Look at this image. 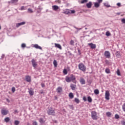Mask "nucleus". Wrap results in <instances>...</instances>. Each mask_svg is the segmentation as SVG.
Listing matches in <instances>:
<instances>
[{
	"instance_id": "obj_49",
	"label": "nucleus",
	"mask_w": 125,
	"mask_h": 125,
	"mask_svg": "<svg viewBox=\"0 0 125 125\" xmlns=\"http://www.w3.org/2000/svg\"><path fill=\"white\" fill-rule=\"evenodd\" d=\"M105 63H106V64H109V61H108V60H106L105 61Z\"/></svg>"
},
{
	"instance_id": "obj_21",
	"label": "nucleus",
	"mask_w": 125,
	"mask_h": 125,
	"mask_svg": "<svg viewBox=\"0 0 125 125\" xmlns=\"http://www.w3.org/2000/svg\"><path fill=\"white\" fill-rule=\"evenodd\" d=\"M45 121H44V120H43V118H40L39 119V122L41 123V124H44Z\"/></svg>"
},
{
	"instance_id": "obj_24",
	"label": "nucleus",
	"mask_w": 125,
	"mask_h": 125,
	"mask_svg": "<svg viewBox=\"0 0 125 125\" xmlns=\"http://www.w3.org/2000/svg\"><path fill=\"white\" fill-rule=\"evenodd\" d=\"M104 6H105L106 7H111V5H109V4H108V2L107 3H104Z\"/></svg>"
},
{
	"instance_id": "obj_25",
	"label": "nucleus",
	"mask_w": 125,
	"mask_h": 125,
	"mask_svg": "<svg viewBox=\"0 0 125 125\" xmlns=\"http://www.w3.org/2000/svg\"><path fill=\"white\" fill-rule=\"evenodd\" d=\"M53 64L54 67H57V61H56V60H54Z\"/></svg>"
},
{
	"instance_id": "obj_20",
	"label": "nucleus",
	"mask_w": 125,
	"mask_h": 125,
	"mask_svg": "<svg viewBox=\"0 0 125 125\" xmlns=\"http://www.w3.org/2000/svg\"><path fill=\"white\" fill-rule=\"evenodd\" d=\"M28 90L30 95H34V91L30 90V89H28Z\"/></svg>"
},
{
	"instance_id": "obj_5",
	"label": "nucleus",
	"mask_w": 125,
	"mask_h": 125,
	"mask_svg": "<svg viewBox=\"0 0 125 125\" xmlns=\"http://www.w3.org/2000/svg\"><path fill=\"white\" fill-rule=\"evenodd\" d=\"M104 55L105 58H108V59L109 58H111V53H110V52L109 51H105L104 52Z\"/></svg>"
},
{
	"instance_id": "obj_41",
	"label": "nucleus",
	"mask_w": 125,
	"mask_h": 125,
	"mask_svg": "<svg viewBox=\"0 0 125 125\" xmlns=\"http://www.w3.org/2000/svg\"><path fill=\"white\" fill-rule=\"evenodd\" d=\"M12 91L13 93H14V92H15V87H13L12 88Z\"/></svg>"
},
{
	"instance_id": "obj_11",
	"label": "nucleus",
	"mask_w": 125,
	"mask_h": 125,
	"mask_svg": "<svg viewBox=\"0 0 125 125\" xmlns=\"http://www.w3.org/2000/svg\"><path fill=\"white\" fill-rule=\"evenodd\" d=\"M55 47H57V48H59V49H60V50L62 49V46H61V45H60V44L55 43Z\"/></svg>"
},
{
	"instance_id": "obj_56",
	"label": "nucleus",
	"mask_w": 125,
	"mask_h": 125,
	"mask_svg": "<svg viewBox=\"0 0 125 125\" xmlns=\"http://www.w3.org/2000/svg\"><path fill=\"white\" fill-rule=\"evenodd\" d=\"M70 108V109H73V105H69Z\"/></svg>"
},
{
	"instance_id": "obj_48",
	"label": "nucleus",
	"mask_w": 125,
	"mask_h": 125,
	"mask_svg": "<svg viewBox=\"0 0 125 125\" xmlns=\"http://www.w3.org/2000/svg\"><path fill=\"white\" fill-rule=\"evenodd\" d=\"M76 12V11H75V10H73L71 11V13H72V14H74V13H75Z\"/></svg>"
},
{
	"instance_id": "obj_10",
	"label": "nucleus",
	"mask_w": 125,
	"mask_h": 125,
	"mask_svg": "<svg viewBox=\"0 0 125 125\" xmlns=\"http://www.w3.org/2000/svg\"><path fill=\"white\" fill-rule=\"evenodd\" d=\"M88 45H89L90 47L92 49H94L96 48V44H93V43H89L88 44Z\"/></svg>"
},
{
	"instance_id": "obj_45",
	"label": "nucleus",
	"mask_w": 125,
	"mask_h": 125,
	"mask_svg": "<svg viewBox=\"0 0 125 125\" xmlns=\"http://www.w3.org/2000/svg\"><path fill=\"white\" fill-rule=\"evenodd\" d=\"M121 21L123 24H125V19H122Z\"/></svg>"
},
{
	"instance_id": "obj_4",
	"label": "nucleus",
	"mask_w": 125,
	"mask_h": 125,
	"mask_svg": "<svg viewBox=\"0 0 125 125\" xmlns=\"http://www.w3.org/2000/svg\"><path fill=\"white\" fill-rule=\"evenodd\" d=\"M47 114L48 115H55V112L54 111V109L51 107L49 108L47 110Z\"/></svg>"
},
{
	"instance_id": "obj_13",
	"label": "nucleus",
	"mask_w": 125,
	"mask_h": 125,
	"mask_svg": "<svg viewBox=\"0 0 125 125\" xmlns=\"http://www.w3.org/2000/svg\"><path fill=\"white\" fill-rule=\"evenodd\" d=\"M87 8H91V6H92V2L91 1H89L86 4Z\"/></svg>"
},
{
	"instance_id": "obj_52",
	"label": "nucleus",
	"mask_w": 125,
	"mask_h": 125,
	"mask_svg": "<svg viewBox=\"0 0 125 125\" xmlns=\"http://www.w3.org/2000/svg\"><path fill=\"white\" fill-rule=\"evenodd\" d=\"M41 85L42 87H44L45 86L44 83H41Z\"/></svg>"
},
{
	"instance_id": "obj_27",
	"label": "nucleus",
	"mask_w": 125,
	"mask_h": 125,
	"mask_svg": "<svg viewBox=\"0 0 125 125\" xmlns=\"http://www.w3.org/2000/svg\"><path fill=\"white\" fill-rule=\"evenodd\" d=\"M105 35L106 37H110L111 36V33L109 31H107L105 33Z\"/></svg>"
},
{
	"instance_id": "obj_18",
	"label": "nucleus",
	"mask_w": 125,
	"mask_h": 125,
	"mask_svg": "<svg viewBox=\"0 0 125 125\" xmlns=\"http://www.w3.org/2000/svg\"><path fill=\"white\" fill-rule=\"evenodd\" d=\"M52 8L53 10L56 11L59 9V7H58L57 5H53L52 6Z\"/></svg>"
},
{
	"instance_id": "obj_60",
	"label": "nucleus",
	"mask_w": 125,
	"mask_h": 125,
	"mask_svg": "<svg viewBox=\"0 0 125 125\" xmlns=\"http://www.w3.org/2000/svg\"><path fill=\"white\" fill-rule=\"evenodd\" d=\"M117 14H118V15H120V13H118Z\"/></svg>"
},
{
	"instance_id": "obj_43",
	"label": "nucleus",
	"mask_w": 125,
	"mask_h": 125,
	"mask_svg": "<svg viewBox=\"0 0 125 125\" xmlns=\"http://www.w3.org/2000/svg\"><path fill=\"white\" fill-rule=\"evenodd\" d=\"M21 47H22V48H24V47H26V44L25 43L21 44Z\"/></svg>"
},
{
	"instance_id": "obj_53",
	"label": "nucleus",
	"mask_w": 125,
	"mask_h": 125,
	"mask_svg": "<svg viewBox=\"0 0 125 125\" xmlns=\"http://www.w3.org/2000/svg\"><path fill=\"white\" fill-rule=\"evenodd\" d=\"M117 5H118V6H121V3H117Z\"/></svg>"
},
{
	"instance_id": "obj_63",
	"label": "nucleus",
	"mask_w": 125,
	"mask_h": 125,
	"mask_svg": "<svg viewBox=\"0 0 125 125\" xmlns=\"http://www.w3.org/2000/svg\"><path fill=\"white\" fill-rule=\"evenodd\" d=\"M0 29H1V27H0Z\"/></svg>"
},
{
	"instance_id": "obj_39",
	"label": "nucleus",
	"mask_w": 125,
	"mask_h": 125,
	"mask_svg": "<svg viewBox=\"0 0 125 125\" xmlns=\"http://www.w3.org/2000/svg\"><path fill=\"white\" fill-rule=\"evenodd\" d=\"M63 74H64L65 75H67V74L68 73V72L67 71V70L66 69H64L63 71Z\"/></svg>"
},
{
	"instance_id": "obj_2",
	"label": "nucleus",
	"mask_w": 125,
	"mask_h": 125,
	"mask_svg": "<svg viewBox=\"0 0 125 125\" xmlns=\"http://www.w3.org/2000/svg\"><path fill=\"white\" fill-rule=\"evenodd\" d=\"M91 117L94 121H97L98 120V116H97V112L95 111H92L91 112Z\"/></svg>"
},
{
	"instance_id": "obj_62",
	"label": "nucleus",
	"mask_w": 125,
	"mask_h": 125,
	"mask_svg": "<svg viewBox=\"0 0 125 125\" xmlns=\"http://www.w3.org/2000/svg\"><path fill=\"white\" fill-rule=\"evenodd\" d=\"M7 101H9L8 100V99H7Z\"/></svg>"
},
{
	"instance_id": "obj_35",
	"label": "nucleus",
	"mask_w": 125,
	"mask_h": 125,
	"mask_svg": "<svg viewBox=\"0 0 125 125\" xmlns=\"http://www.w3.org/2000/svg\"><path fill=\"white\" fill-rule=\"evenodd\" d=\"M20 123V122L19 121H17V120L15 121L14 124L15 125H19Z\"/></svg>"
},
{
	"instance_id": "obj_46",
	"label": "nucleus",
	"mask_w": 125,
	"mask_h": 125,
	"mask_svg": "<svg viewBox=\"0 0 125 125\" xmlns=\"http://www.w3.org/2000/svg\"><path fill=\"white\" fill-rule=\"evenodd\" d=\"M25 10V7L24 6H22L21 7V10Z\"/></svg>"
},
{
	"instance_id": "obj_57",
	"label": "nucleus",
	"mask_w": 125,
	"mask_h": 125,
	"mask_svg": "<svg viewBox=\"0 0 125 125\" xmlns=\"http://www.w3.org/2000/svg\"><path fill=\"white\" fill-rule=\"evenodd\" d=\"M58 2L59 3H61V1H60V0H58Z\"/></svg>"
},
{
	"instance_id": "obj_29",
	"label": "nucleus",
	"mask_w": 125,
	"mask_h": 125,
	"mask_svg": "<svg viewBox=\"0 0 125 125\" xmlns=\"http://www.w3.org/2000/svg\"><path fill=\"white\" fill-rule=\"evenodd\" d=\"M95 94H99V90L98 89H95L94 91Z\"/></svg>"
},
{
	"instance_id": "obj_15",
	"label": "nucleus",
	"mask_w": 125,
	"mask_h": 125,
	"mask_svg": "<svg viewBox=\"0 0 125 125\" xmlns=\"http://www.w3.org/2000/svg\"><path fill=\"white\" fill-rule=\"evenodd\" d=\"M25 79H26V82H28V83H30V82H31V76H26L25 77Z\"/></svg>"
},
{
	"instance_id": "obj_44",
	"label": "nucleus",
	"mask_w": 125,
	"mask_h": 125,
	"mask_svg": "<svg viewBox=\"0 0 125 125\" xmlns=\"http://www.w3.org/2000/svg\"><path fill=\"white\" fill-rule=\"evenodd\" d=\"M115 119H119V118H120V116L118 114H115Z\"/></svg>"
},
{
	"instance_id": "obj_42",
	"label": "nucleus",
	"mask_w": 125,
	"mask_h": 125,
	"mask_svg": "<svg viewBox=\"0 0 125 125\" xmlns=\"http://www.w3.org/2000/svg\"><path fill=\"white\" fill-rule=\"evenodd\" d=\"M98 3L100 4V3H102V1H103V0H97Z\"/></svg>"
},
{
	"instance_id": "obj_51",
	"label": "nucleus",
	"mask_w": 125,
	"mask_h": 125,
	"mask_svg": "<svg viewBox=\"0 0 125 125\" xmlns=\"http://www.w3.org/2000/svg\"><path fill=\"white\" fill-rule=\"evenodd\" d=\"M121 124L122 125H125V121H122L121 122Z\"/></svg>"
},
{
	"instance_id": "obj_14",
	"label": "nucleus",
	"mask_w": 125,
	"mask_h": 125,
	"mask_svg": "<svg viewBox=\"0 0 125 125\" xmlns=\"http://www.w3.org/2000/svg\"><path fill=\"white\" fill-rule=\"evenodd\" d=\"M80 83L81 84H85V80L83 79V78H80Z\"/></svg>"
},
{
	"instance_id": "obj_6",
	"label": "nucleus",
	"mask_w": 125,
	"mask_h": 125,
	"mask_svg": "<svg viewBox=\"0 0 125 125\" xmlns=\"http://www.w3.org/2000/svg\"><path fill=\"white\" fill-rule=\"evenodd\" d=\"M105 99L106 100H109L110 99V92L109 91H105Z\"/></svg>"
},
{
	"instance_id": "obj_23",
	"label": "nucleus",
	"mask_w": 125,
	"mask_h": 125,
	"mask_svg": "<svg viewBox=\"0 0 125 125\" xmlns=\"http://www.w3.org/2000/svg\"><path fill=\"white\" fill-rule=\"evenodd\" d=\"M4 121H5V123H8V122H9V121H10V118H9V117H6L4 119Z\"/></svg>"
},
{
	"instance_id": "obj_50",
	"label": "nucleus",
	"mask_w": 125,
	"mask_h": 125,
	"mask_svg": "<svg viewBox=\"0 0 125 125\" xmlns=\"http://www.w3.org/2000/svg\"><path fill=\"white\" fill-rule=\"evenodd\" d=\"M83 100H84V101H86V100H87L86 97H83Z\"/></svg>"
},
{
	"instance_id": "obj_33",
	"label": "nucleus",
	"mask_w": 125,
	"mask_h": 125,
	"mask_svg": "<svg viewBox=\"0 0 125 125\" xmlns=\"http://www.w3.org/2000/svg\"><path fill=\"white\" fill-rule=\"evenodd\" d=\"M87 1H88V0H83L82 1H81V3H86V2H87Z\"/></svg>"
},
{
	"instance_id": "obj_9",
	"label": "nucleus",
	"mask_w": 125,
	"mask_h": 125,
	"mask_svg": "<svg viewBox=\"0 0 125 125\" xmlns=\"http://www.w3.org/2000/svg\"><path fill=\"white\" fill-rule=\"evenodd\" d=\"M1 114L3 116H6L8 114V110L5 109H2L1 110Z\"/></svg>"
},
{
	"instance_id": "obj_55",
	"label": "nucleus",
	"mask_w": 125,
	"mask_h": 125,
	"mask_svg": "<svg viewBox=\"0 0 125 125\" xmlns=\"http://www.w3.org/2000/svg\"><path fill=\"white\" fill-rule=\"evenodd\" d=\"M17 113H18V111L17 110H15L14 113L16 114Z\"/></svg>"
},
{
	"instance_id": "obj_31",
	"label": "nucleus",
	"mask_w": 125,
	"mask_h": 125,
	"mask_svg": "<svg viewBox=\"0 0 125 125\" xmlns=\"http://www.w3.org/2000/svg\"><path fill=\"white\" fill-rule=\"evenodd\" d=\"M70 98H74V94L72 93H70L69 94Z\"/></svg>"
},
{
	"instance_id": "obj_17",
	"label": "nucleus",
	"mask_w": 125,
	"mask_h": 125,
	"mask_svg": "<svg viewBox=\"0 0 125 125\" xmlns=\"http://www.w3.org/2000/svg\"><path fill=\"white\" fill-rule=\"evenodd\" d=\"M57 91L58 93H60L61 92H62V87H58L57 89Z\"/></svg>"
},
{
	"instance_id": "obj_12",
	"label": "nucleus",
	"mask_w": 125,
	"mask_h": 125,
	"mask_svg": "<svg viewBox=\"0 0 125 125\" xmlns=\"http://www.w3.org/2000/svg\"><path fill=\"white\" fill-rule=\"evenodd\" d=\"M33 47H35V48H36V49H40L42 50V48L40 46H39L37 44H35L33 45Z\"/></svg>"
},
{
	"instance_id": "obj_32",
	"label": "nucleus",
	"mask_w": 125,
	"mask_h": 125,
	"mask_svg": "<svg viewBox=\"0 0 125 125\" xmlns=\"http://www.w3.org/2000/svg\"><path fill=\"white\" fill-rule=\"evenodd\" d=\"M75 101L76 102V103H77V104H79V103H80V100H79V99L76 98L75 99Z\"/></svg>"
},
{
	"instance_id": "obj_38",
	"label": "nucleus",
	"mask_w": 125,
	"mask_h": 125,
	"mask_svg": "<svg viewBox=\"0 0 125 125\" xmlns=\"http://www.w3.org/2000/svg\"><path fill=\"white\" fill-rule=\"evenodd\" d=\"M74 43H75V42H74V41L71 40L70 42V45H74Z\"/></svg>"
},
{
	"instance_id": "obj_7",
	"label": "nucleus",
	"mask_w": 125,
	"mask_h": 125,
	"mask_svg": "<svg viewBox=\"0 0 125 125\" xmlns=\"http://www.w3.org/2000/svg\"><path fill=\"white\" fill-rule=\"evenodd\" d=\"M31 62L33 68H34V69H36V68H37V66H38V63L36 62V61H35V60L34 59H32L31 61Z\"/></svg>"
},
{
	"instance_id": "obj_30",
	"label": "nucleus",
	"mask_w": 125,
	"mask_h": 125,
	"mask_svg": "<svg viewBox=\"0 0 125 125\" xmlns=\"http://www.w3.org/2000/svg\"><path fill=\"white\" fill-rule=\"evenodd\" d=\"M28 12L29 13H33V12H34V11H33V10L31 8H28Z\"/></svg>"
},
{
	"instance_id": "obj_61",
	"label": "nucleus",
	"mask_w": 125,
	"mask_h": 125,
	"mask_svg": "<svg viewBox=\"0 0 125 125\" xmlns=\"http://www.w3.org/2000/svg\"><path fill=\"white\" fill-rule=\"evenodd\" d=\"M85 30H87V28H85Z\"/></svg>"
},
{
	"instance_id": "obj_22",
	"label": "nucleus",
	"mask_w": 125,
	"mask_h": 125,
	"mask_svg": "<svg viewBox=\"0 0 125 125\" xmlns=\"http://www.w3.org/2000/svg\"><path fill=\"white\" fill-rule=\"evenodd\" d=\"M87 101L90 103H91V102H92V99L91 98V97L90 96H88L87 97Z\"/></svg>"
},
{
	"instance_id": "obj_28",
	"label": "nucleus",
	"mask_w": 125,
	"mask_h": 125,
	"mask_svg": "<svg viewBox=\"0 0 125 125\" xmlns=\"http://www.w3.org/2000/svg\"><path fill=\"white\" fill-rule=\"evenodd\" d=\"M105 73H106V74H110V69H109V68H106L105 70Z\"/></svg>"
},
{
	"instance_id": "obj_34",
	"label": "nucleus",
	"mask_w": 125,
	"mask_h": 125,
	"mask_svg": "<svg viewBox=\"0 0 125 125\" xmlns=\"http://www.w3.org/2000/svg\"><path fill=\"white\" fill-rule=\"evenodd\" d=\"M122 55H121V53L119 52H117L116 53V56H117V57H121Z\"/></svg>"
},
{
	"instance_id": "obj_26",
	"label": "nucleus",
	"mask_w": 125,
	"mask_h": 125,
	"mask_svg": "<svg viewBox=\"0 0 125 125\" xmlns=\"http://www.w3.org/2000/svg\"><path fill=\"white\" fill-rule=\"evenodd\" d=\"M94 6L95 7H98L99 6H100V4H99V3L98 2H95L94 3Z\"/></svg>"
},
{
	"instance_id": "obj_8",
	"label": "nucleus",
	"mask_w": 125,
	"mask_h": 125,
	"mask_svg": "<svg viewBox=\"0 0 125 125\" xmlns=\"http://www.w3.org/2000/svg\"><path fill=\"white\" fill-rule=\"evenodd\" d=\"M26 24V22L25 21H22L21 22L18 23L16 24V27L17 28H19L20 26H22L23 25H25Z\"/></svg>"
},
{
	"instance_id": "obj_59",
	"label": "nucleus",
	"mask_w": 125,
	"mask_h": 125,
	"mask_svg": "<svg viewBox=\"0 0 125 125\" xmlns=\"http://www.w3.org/2000/svg\"><path fill=\"white\" fill-rule=\"evenodd\" d=\"M55 99L57 100V97H55Z\"/></svg>"
},
{
	"instance_id": "obj_19",
	"label": "nucleus",
	"mask_w": 125,
	"mask_h": 125,
	"mask_svg": "<svg viewBox=\"0 0 125 125\" xmlns=\"http://www.w3.org/2000/svg\"><path fill=\"white\" fill-rule=\"evenodd\" d=\"M11 2L16 5L17 4V2H18V0H11Z\"/></svg>"
},
{
	"instance_id": "obj_58",
	"label": "nucleus",
	"mask_w": 125,
	"mask_h": 125,
	"mask_svg": "<svg viewBox=\"0 0 125 125\" xmlns=\"http://www.w3.org/2000/svg\"><path fill=\"white\" fill-rule=\"evenodd\" d=\"M4 56V55H2V58H3Z\"/></svg>"
},
{
	"instance_id": "obj_1",
	"label": "nucleus",
	"mask_w": 125,
	"mask_h": 125,
	"mask_svg": "<svg viewBox=\"0 0 125 125\" xmlns=\"http://www.w3.org/2000/svg\"><path fill=\"white\" fill-rule=\"evenodd\" d=\"M76 77L74 75H71L70 77L66 76L65 77V81L67 83H71L72 81H75Z\"/></svg>"
},
{
	"instance_id": "obj_36",
	"label": "nucleus",
	"mask_w": 125,
	"mask_h": 125,
	"mask_svg": "<svg viewBox=\"0 0 125 125\" xmlns=\"http://www.w3.org/2000/svg\"><path fill=\"white\" fill-rule=\"evenodd\" d=\"M122 109L124 111V112H125V103L124 104L122 105Z\"/></svg>"
},
{
	"instance_id": "obj_54",
	"label": "nucleus",
	"mask_w": 125,
	"mask_h": 125,
	"mask_svg": "<svg viewBox=\"0 0 125 125\" xmlns=\"http://www.w3.org/2000/svg\"><path fill=\"white\" fill-rule=\"evenodd\" d=\"M74 28H75V29H77V30H82V28L79 29V28H77V27H74Z\"/></svg>"
},
{
	"instance_id": "obj_37",
	"label": "nucleus",
	"mask_w": 125,
	"mask_h": 125,
	"mask_svg": "<svg viewBox=\"0 0 125 125\" xmlns=\"http://www.w3.org/2000/svg\"><path fill=\"white\" fill-rule=\"evenodd\" d=\"M111 115H112V114L111 113V112H106V116L107 117H110L111 116Z\"/></svg>"
},
{
	"instance_id": "obj_47",
	"label": "nucleus",
	"mask_w": 125,
	"mask_h": 125,
	"mask_svg": "<svg viewBox=\"0 0 125 125\" xmlns=\"http://www.w3.org/2000/svg\"><path fill=\"white\" fill-rule=\"evenodd\" d=\"M33 125H38V123L36 121L33 122Z\"/></svg>"
},
{
	"instance_id": "obj_40",
	"label": "nucleus",
	"mask_w": 125,
	"mask_h": 125,
	"mask_svg": "<svg viewBox=\"0 0 125 125\" xmlns=\"http://www.w3.org/2000/svg\"><path fill=\"white\" fill-rule=\"evenodd\" d=\"M117 74L118 76H121V72H120V70L117 69Z\"/></svg>"
},
{
	"instance_id": "obj_3",
	"label": "nucleus",
	"mask_w": 125,
	"mask_h": 125,
	"mask_svg": "<svg viewBox=\"0 0 125 125\" xmlns=\"http://www.w3.org/2000/svg\"><path fill=\"white\" fill-rule=\"evenodd\" d=\"M78 67L79 70H81V71H83V72H84L85 70H86V67H85L84 64H83V63H79Z\"/></svg>"
},
{
	"instance_id": "obj_16",
	"label": "nucleus",
	"mask_w": 125,
	"mask_h": 125,
	"mask_svg": "<svg viewBox=\"0 0 125 125\" xmlns=\"http://www.w3.org/2000/svg\"><path fill=\"white\" fill-rule=\"evenodd\" d=\"M76 84H71L70 85V87L72 90H75V89H76Z\"/></svg>"
}]
</instances>
